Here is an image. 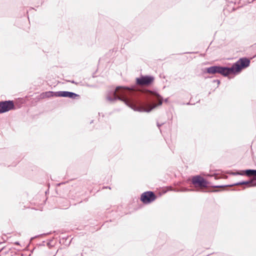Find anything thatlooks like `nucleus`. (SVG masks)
Returning <instances> with one entry per match:
<instances>
[{
	"instance_id": "nucleus-4",
	"label": "nucleus",
	"mask_w": 256,
	"mask_h": 256,
	"mask_svg": "<svg viewBox=\"0 0 256 256\" xmlns=\"http://www.w3.org/2000/svg\"><path fill=\"white\" fill-rule=\"evenodd\" d=\"M192 182L196 187L198 186L201 188L208 187V182L199 175L193 176L192 178Z\"/></svg>"
},
{
	"instance_id": "nucleus-7",
	"label": "nucleus",
	"mask_w": 256,
	"mask_h": 256,
	"mask_svg": "<svg viewBox=\"0 0 256 256\" xmlns=\"http://www.w3.org/2000/svg\"><path fill=\"white\" fill-rule=\"evenodd\" d=\"M54 96L57 97L69 98L72 99H76L79 97V95L71 92L58 91L54 92Z\"/></svg>"
},
{
	"instance_id": "nucleus-6",
	"label": "nucleus",
	"mask_w": 256,
	"mask_h": 256,
	"mask_svg": "<svg viewBox=\"0 0 256 256\" xmlns=\"http://www.w3.org/2000/svg\"><path fill=\"white\" fill-rule=\"evenodd\" d=\"M14 108V103L12 100L0 102V114L8 112Z\"/></svg>"
},
{
	"instance_id": "nucleus-10",
	"label": "nucleus",
	"mask_w": 256,
	"mask_h": 256,
	"mask_svg": "<svg viewBox=\"0 0 256 256\" xmlns=\"http://www.w3.org/2000/svg\"><path fill=\"white\" fill-rule=\"evenodd\" d=\"M54 92H43L42 94H41V97L42 98H50L54 96Z\"/></svg>"
},
{
	"instance_id": "nucleus-15",
	"label": "nucleus",
	"mask_w": 256,
	"mask_h": 256,
	"mask_svg": "<svg viewBox=\"0 0 256 256\" xmlns=\"http://www.w3.org/2000/svg\"><path fill=\"white\" fill-rule=\"evenodd\" d=\"M69 82H70L72 84H76V82L74 80H71V81H69Z\"/></svg>"
},
{
	"instance_id": "nucleus-9",
	"label": "nucleus",
	"mask_w": 256,
	"mask_h": 256,
	"mask_svg": "<svg viewBox=\"0 0 256 256\" xmlns=\"http://www.w3.org/2000/svg\"><path fill=\"white\" fill-rule=\"evenodd\" d=\"M246 175L248 176H254V180H256V170H243V176Z\"/></svg>"
},
{
	"instance_id": "nucleus-5",
	"label": "nucleus",
	"mask_w": 256,
	"mask_h": 256,
	"mask_svg": "<svg viewBox=\"0 0 256 256\" xmlns=\"http://www.w3.org/2000/svg\"><path fill=\"white\" fill-rule=\"evenodd\" d=\"M154 193L151 191H148L142 193L140 196V200L144 204H150L156 199Z\"/></svg>"
},
{
	"instance_id": "nucleus-12",
	"label": "nucleus",
	"mask_w": 256,
	"mask_h": 256,
	"mask_svg": "<svg viewBox=\"0 0 256 256\" xmlns=\"http://www.w3.org/2000/svg\"><path fill=\"white\" fill-rule=\"evenodd\" d=\"M179 192V190H178ZM189 191H194L192 189L188 188H183L182 190H180V192H189Z\"/></svg>"
},
{
	"instance_id": "nucleus-8",
	"label": "nucleus",
	"mask_w": 256,
	"mask_h": 256,
	"mask_svg": "<svg viewBox=\"0 0 256 256\" xmlns=\"http://www.w3.org/2000/svg\"><path fill=\"white\" fill-rule=\"evenodd\" d=\"M254 183V180H251L248 181H242L236 184H234L232 185H226V186H213L214 188H223V187H226V186H238V185H244V184H248V186H252V185Z\"/></svg>"
},
{
	"instance_id": "nucleus-18",
	"label": "nucleus",
	"mask_w": 256,
	"mask_h": 256,
	"mask_svg": "<svg viewBox=\"0 0 256 256\" xmlns=\"http://www.w3.org/2000/svg\"><path fill=\"white\" fill-rule=\"evenodd\" d=\"M15 244H17V245H19V244H20L19 242H15Z\"/></svg>"
},
{
	"instance_id": "nucleus-16",
	"label": "nucleus",
	"mask_w": 256,
	"mask_h": 256,
	"mask_svg": "<svg viewBox=\"0 0 256 256\" xmlns=\"http://www.w3.org/2000/svg\"><path fill=\"white\" fill-rule=\"evenodd\" d=\"M252 186H256V182H254Z\"/></svg>"
},
{
	"instance_id": "nucleus-11",
	"label": "nucleus",
	"mask_w": 256,
	"mask_h": 256,
	"mask_svg": "<svg viewBox=\"0 0 256 256\" xmlns=\"http://www.w3.org/2000/svg\"><path fill=\"white\" fill-rule=\"evenodd\" d=\"M230 174L236 176V175H241L243 176V170L240 171V172H232L230 173Z\"/></svg>"
},
{
	"instance_id": "nucleus-14",
	"label": "nucleus",
	"mask_w": 256,
	"mask_h": 256,
	"mask_svg": "<svg viewBox=\"0 0 256 256\" xmlns=\"http://www.w3.org/2000/svg\"><path fill=\"white\" fill-rule=\"evenodd\" d=\"M214 178H215L216 180H217V179H218V174H215V175H214Z\"/></svg>"
},
{
	"instance_id": "nucleus-3",
	"label": "nucleus",
	"mask_w": 256,
	"mask_h": 256,
	"mask_svg": "<svg viewBox=\"0 0 256 256\" xmlns=\"http://www.w3.org/2000/svg\"><path fill=\"white\" fill-rule=\"evenodd\" d=\"M154 81V77L151 76H141L136 78V84L140 86H148Z\"/></svg>"
},
{
	"instance_id": "nucleus-19",
	"label": "nucleus",
	"mask_w": 256,
	"mask_h": 256,
	"mask_svg": "<svg viewBox=\"0 0 256 256\" xmlns=\"http://www.w3.org/2000/svg\"><path fill=\"white\" fill-rule=\"evenodd\" d=\"M186 104L189 105V104H190V102H188V103Z\"/></svg>"
},
{
	"instance_id": "nucleus-20",
	"label": "nucleus",
	"mask_w": 256,
	"mask_h": 256,
	"mask_svg": "<svg viewBox=\"0 0 256 256\" xmlns=\"http://www.w3.org/2000/svg\"><path fill=\"white\" fill-rule=\"evenodd\" d=\"M212 192H218V190H213Z\"/></svg>"
},
{
	"instance_id": "nucleus-2",
	"label": "nucleus",
	"mask_w": 256,
	"mask_h": 256,
	"mask_svg": "<svg viewBox=\"0 0 256 256\" xmlns=\"http://www.w3.org/2000/svg\"><path fill=\"white\" fill-rule=\"evenodd\" d=\"M250 60L246 57L240 58L236 62L233 64L230 68L214 66L206 68L208 74H220L224 76H228L230 74H238L243 69L250 66Z\"/></svg>"
},
{
	"instance_id": "nucleus-1",
	"label": "nucleus",
	"mask_w": 256,
	"mask_h": 256,
	"mask_svg": "<svg viewBox=\"0 0 256 256\" xmlns=\"http://www.w3.org/2000/svg\"><path fill=\"white\" fill-rule=\"evenodd\" d=\"M106 99L110 102L122 100L135 111L149 112L162 104L163 98L156 92L142 91L135 86H117L108 91Z\"/></svg>"
},
{
	"instance_id": "nucleus-13",
	"label": "nucleus",
	"mask_w": 256,
	"mask_h": 256,
	"mask_svg": "<svg viewBox=\"0 0 256 256\" xmlns=\"http://www.w3.org/2000/svg\"><path fill=\"white\" fill-rule=\"evenodd\" d=\"M214 82H216V83H218V84H220V80H214Z\"/></svg>"
},
{
	"instance_id": "nucleus-17",
	"label": "nucleus",
	"mask_w": 256,
	"mask_h": 256,
	"mask_svg": "<svg viewBox=\"0 0 256 256\" xmlns=\"http://www.w3.org/2000/svg\"><path fill=\"white\" fill-rule=\"evenodd\" d=\"M157 126L158 128H160L162 126V124H160L158 123Z\"/></svg>"
}]
</instances>
